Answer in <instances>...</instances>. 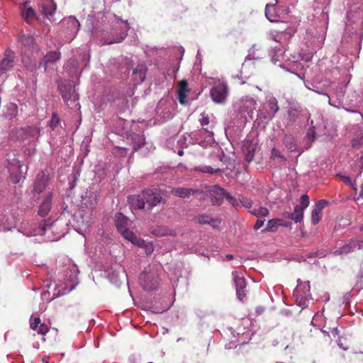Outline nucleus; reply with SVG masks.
<instances>
[{"label": "nucleus", "instance_id": "c756f323", "mask_svg": "<svg viewBox=\"0 0 363 363\" xmlns=\"http://www.w3.org/2000/svg\"><path fill=\"white\" fill-rule=\"evenodd\" d=\"M128 201L133 208L143 209L145 208V202L143 194L141 195L129 196Z\"/></svg>", "mask_w": 363, "mask_h": 363}, {"label": "nucleus", "instance_id": "a19ab883", "mask_svg": "<svg viewBox=\"0 0 363 363\" xmlns=\"http://www.w3.org/2000/svg\"><path fill=\"white\" fill-rule=\"evenodd\" d=\"M303 211L304 210L302 209V208L297 206H295L294 211V213H292V214L294 216V221L296 223L301 222L303 220Z\"/></svg>", "mask_w": 363, "mask_h": 363}, {"label": "nucleus", "instance_id": "13d9d810", "mask_svg": "<svg viewBox=\"0 0 363 363\" xmlns=\"http://www.w3.org/2000/svg\"><path fill=\"white\" fill-rule=\"evenodd\" d=\"M306 137L308 138V139L311 141H313L316 137V133H315V128L314 127L313 128H310L307 132V135Z\"/></svg>", "mask_w": 363, "mask_h": 363}, {"label": "nucleus", "instance_id": "5fc2aeb1", "mask_svg": "<svg viewBox=\"0 0 363 363\" xmlns=\"http://www.w3.org/2000/svg\"><path fill=\"white\" fill-rule=\"evenodd\" d=\"M275 2L274 4H268L266 5V7H265V15H266V17L270 21H274V19L271 18L269 17V9L270 8H272L274 7L276 4H277L280 0H274Z\"/></svg>", "mask_w": 363, "mask_h": 363}, {"label": "nucleus", "instance_id": "6ab92c4d", "mask_svg": "<svg viewBox=\"0 0 363 363\" xmlns=\"http://www.w3.org/2000/svg\"><path fill=\"white\" fill-rule=\"evenodd\" d=\"M63 24L70 35V40H73L79 29V23L75 17L69 16L63 21Z\"/></svg>", "mask_w": 363, "mask_h": 363}, {"label": "nucleus", "instance_id": "bf43d9fd", "mask_svg": "<svg viewBox=\"0 0 363 363\" xmlns=\"http://www.w3.org/2000/svg\"><path fill=\"white\" fill-rule=\"evenodd\" d=\"M317 256H320V257H323L325 256V254L324 252L319 253L318 251L313 252L308 254L306 255V258L311 259V258L315 257Z\"/></svg>", "mask_w": 363, "mask_h": 363}, {"label": "nucleus", "instance_id": "b1692460", "mask_svg": "<svg viewBox=\"0 0 363 363\" xmlns=\"http://www.w3.org/2000/svg\"><path fill=\"white\" fill-rule=\"evenodd\" d=\"M361 247L360 242L357 240L352 239L347 243L345 244L336 251L340 255H347L352 252H354L356 249Z\"/></svg>", "mask_w": 363, "mask_h": 363}, {"label": "nucleus", "instance_id": "49530a36", "mask_svg": "<svg viewBox=\"0 0 363 363\" xmlns=\"http://www.w3.org/2000/svg\"><path fill=\"white\" fill-rule=\"evenodd\" d=\"M240 207L244 206L247 208H250L252 206V202L251 200L248 199L244 196L239 197Z\"/></svg>", "mask_w": 363, "mask_h": 363}, {"label": "nucleus", "instance_id": "473e14b6", "mask_svg": "<svg viewBox=\"0 0 363 363\" xmlns=\"http://www.w3.org/2000/svg\"><path fill=\"white\" fill-rule=\"evenodd\" d=\"M196 220L199 224H210L213 228H216L220 223V220L213 219L211 216L202 214L196 217Z\"/></svg>", "mask_w": 363, "mask_h": 363}, {"label": "nucleus", "instance_id": "a211bd4d", "mask_svg": "<svg viewBox=\"0 0 363 363\" xmlns=\"http://www.w3.org/2000/svg\"><path fill=\"white\" fill-rule=\"evenodd\" d=\"M142 194L144 197L145 202L150 206V208L156 206L162 201L161 196L155 193L152 189H144Z\"/></svg>", "mask_w": 363, "mask_h": 363}, {"label": "nucleus", "instance_id": "338daca9", "mask_svg": "<svg viewBox=\"0 0 363 363\" xmlns=\"http://www.w3.org/2000/svg\"><path fill=\"white\" fill-rule=\"evenodd\" d=\"M283 216L286 218H289V219H291L293 220H294V216L292 214V213H290V212H284L283 213Z\"/></svg>", "mask_w": 363, "mask_h": 363}, {"label": "nucleus", "instance_id": "ea45409f", "mask_svg": "<svg viewBox=\"0 0 363 363\" xmlns=\"http://www.w3.org/2000/svg\"><path fill=\"white\" fill-rule=\"evenodd\" d=\"M22 16L25 18V20L28 22L30 19L33 18L35 16V11L30 7L24 6L23 10L22 11Z\"/></svg>", "mask_w": 363, "mask_h": 363}, {"label": "nucleus", "instance_id": "bb28decb", "mask_svg": "<svg viewBox=\"0 0 363 363\" xmlns=\"http://www.w3.org/2000/svg\"><path fill=\"white\" fill-rule=\"evenodd\" d=\"M146 72V65L145 64H138L133 71V77L135 83H142L145 79Z\"/></svg>", "mask_w": 363, "mask_h": 363}, {"label": "nucleus", "instance_id": "3c124183", "mask_svg": "<svg viewBox=\"0 0 363 363\" xmlns=\"http://www.w3.org/2000/svg\"><path fill=\"white\" fill-rule=\"evenodd\" d=\"M41 324L40 319L38 317H35L33 318V317L30 319V327L33 330H37L38 326Z\"/></svg>", "mask_w": 363, "mask_h": 363}, {"label": "nucleus", "instance_id": "7c9ffc66", "mask_svg": "<svg viewBox=\"0 0 363 363\" xmlns=\"http://www.w3.org/2000/svg\"><path fill=\"white\" fill-rule=\"evenodd\" d=\"M164 103L162 100H160L157 106L156 112L157 113L162 116L164 121L169 120L172 118L174 116L171 108L166 106L164 108H162Z\"/></svg>", "mask_w": 363, "mask_h": 363}, {"label": "nucleus", "instance_id": "6e6d98bb", "mask_svg": "<svg viewBox=\"0 0 363 363\" xmlns=\"http://www.w3.org/2000/svg\"><path fill=\"white\" fill-rule=\"evenodd\" d=\"M38 334H40V335H45L48 331H49V328L48 326L45 324V323H41L37 330Z\"/></svg>", "mask_w": 363, "mask_h": 363}, {"label": "nucleus", "instance_id": "79ce46f5", "mask_svg": "<svg viewBox=\"0 0 363 363\" xmlns=\"http://www.w3.org/2000/svg\"><path fill=\"white\" fill-rule=\"evenodd\" d=\"M283 54V51L281 48H275L274 50H272L270 52V55L272 57V60L274 62H276L277 61H279V57H281Z\"/></svg>", "mask_w": 363, "mask_h": 363}, {"label": "nucleus", "instance_id": "58836bf2", "mask_svg": "<svg viewBox=\"0 0 363 363\" xmlns=\"http://www.w3.org/2000/svg\"><path fill=\"white\" fill-rule=\"evenodd\" d=\"M285 31L274 30L270 33V38L275 42L281 43L285 37Z\"/></svg>", "mask_w": 363, "mask_h": 363}, {"label": "nucleus", "instance_id": "e2e57ef3", "mask_svg": "<svg viewBox=\"0 0 363 363\" xmlns=\"http://www.w3.org/2000/svg\"><path fill=\"white\" fill-rule=\"evenodd\" d=\"M264 220H262L260 218H259L257 222L255 223V225H254V228L255 230H258L261 227L263 226L264 225Z\"/></svg>", "mask_w": 363, "mask_h": 363}, {"label": "nucleus", "instance_id": "4d7b16f0", "mask_svg": "<svg viewBox=\"0 0 363 363\" xmlns=\"http://www.w3.org/2000/svg\"><path fill=\"white\" fill-rule=\"evenodd\" d=\"M328 204V201L327 200H319L318 201L316 202L315 208H317L318 211H322Z\"/></svg>", "mask_w": 363, "mask_h": 363}, {"label": "nucleus", "instance_id": "423d86ee", "mask_svg": "<svg viewBox=\"0 0 363 363\" xmlns=\"http://www.w3.org/2000/svg\"><path fill=\"white\" fill-rule=\"evenodd\" d=\"M39 135L40 129L32 125L12 129L9 133V138L12 140H35Z\"/></svg>", "mask_w": 363, "mask_h": 363}, {"label": "nucleus", "instance_id": "2f4dec72", "mask_svg": "<svg viewBox=\"0 0 363 363\" xmlns=\"http://www.w3.org/2000/svg\"><path fill=\"white\" fill-rule=\"evenodd\" d=\"M284 146L291 152L297 150V141L296 138L291 134H285L282 139Z\"/></svg>", "mask_w": 363, "mask_h": 363}, {"label": "nucleus", "instance_id": "72a5a7b5", "mask_svg": "<svg viewBox=\"0 0 363 363\" xmlns=\"http://www.w3.org/2000/svg\"><path fill=\"white\" fill-rule=\"evenodd\" d=\"M130 242L141 248H144L147 255H150L154 250L152 244L146 242L144 240L137 236H135V240L133 239Z\"/></svg>", "mask_w": 363, "mask_h": 363}, {"label": "nucleus", "instance_id": "2eb2a0df", "mask_svg": "<svg viewBox=\"0 0 363 363\" xmlns=\"http://www.w3.org/2000/svg\"><path fill=\"white\" fill-rule=\"evenodd\" d=\"M55 225V223L52 222L50 220H45L39 223L38 228L35 230L33 233L30 231H23L21 229H18V232L27 237H31L36 235H45L47 230H49Z\"/></svg>", "mask_w": 363, "mask_h": 363}, {"label": "nucleus", "instance_id": "c85d7f7f", "mask_svg": "<svg viewBox=\"0 0 363 363\" xmlns=\"http://www.w3.org/2000/svg\"><path fill=\"white\" fill-rule=\"evenodd\" d=\"M256 150V144L252 141L247 140L242 146V151L245 155V160L251 162L254 159L255 152Z\"/></svg>", "mask_w": 363, "mask_h": 363}, {"label": "nucleus", "instance_id": "603ef678", "mask_svg": "<svg viewBox=\"0 0 363 363\" xmlns=\"http://www.w3.org/2000/svg\"><path fill=\"white\" fill-rule=\"evenodd\" d=\"M60 123V118L57 113H53L50 121V126L54 130Z\"/></svg>", "mask_w": 363, "mask_h": 363}, {"label": "nucleus", "instance_id": "864d4df0", "mask_svg": "<svg viewBox=\"0 0 363 363\" xmlns=\"http://www.w3.org/2000/svg\"><path fill=\"white\" fill-rule=\"evenodd\" d=\"M271 155L273 158L278 157L280 158L281 161H286V157L281 155V152L277 148H273L272 150Z\"/></svg>", "mask_w": 363, "mask_h": 363}, {"label": "nucleus", "instance_id": "f3484780", "mask_svg": "<svg viewBox=\"0 0 363 363\" xmlns=\"http://www.w3.org/2000/svg\"><path fill=\"white\" fill-rule=\"evenodd\" d=\"M14 58V52L11 50L7 49L5 52L4 57L0 61V72H6L11 70L13 67Z\"/></svg>", "mask_w": 363, "mask_h": 363}, {"label": "nucleus", "instance_id": "aec40b11", "mask_svg": "<svg viewBox=\"0 0 363 363\" xmlns=\"http://www.w3.org/2000/svg\"><path fill=\"white\" fill-rule=\"evenodd\" d=\"M57 5L52 0H47L40 5V12L50 21H54L53 15L56 11Z\"/></svg>", "mask_w": 363, "mask_h": 363}, {"label": "nucleus", "instance_id": "f03ea898", "mask_svg": "<svg viewBox=\"0 0 363 363\" xmlns=\"http://www.w3.org/2000/svg\"><path fill=\"white\" fill-rule=\"evenodd\" d=\"M4 165L9 173V179L13 184H18L21 181L25 179L28 168H26L25 172L23 171L22 165L15 151H11L6 155Z\"/></svg>", "mask_w": 363, "mask_h": 363}, {"label": "nucleus", "instance_id": "774afa93", "mask_svg": "<svg viewBox=\"0 0 363 363\" xmlns=\"http://www.w3.org/2000/svg\"><path fill=\"white\" fill-rule=\"evenodd\" d=\"M359 163H360V168L362 170H363V155L361 156L359 159Z\"/></svg>", "mask_w": 363, "mask_h": 363}, {"label": "nucleus", "instance_id": "4be33fe9", "mask_svg": "<svg viewBox=\"0 0 363 363\" xmlns=\"http://www.w3.org/2000/svg\"><path fill=\"white\" fill-rule=\"evenodd\" d=\"M61 57V53L59 50H53L48 52L44 57L41 60L40 65L44 67L46 70L50 63H54L59 60Z\"/></svg>", "mask_w": 363, "mask_h": 363}, {"label": "nucleus", "instance_id": "412c9836", "mask_svg": "<svg viewBox=\"0 0 363 363\" xmlns=\"http://www.w3.org/2000/svg\"><path fill=\"white\" fill-rule=\"evenodd\" d=\"M150 232L151 234L157 236V237H163V236H176L177 233L174 229H170L166 225H158L155 227H151L150 228Z\"/></svg>", "mask_w": 363, "mask_h": 363}, {"label": "nucleus", "instance_id": "5701e85b", "mask_svg": "<svg viewBox=\"0 0 363 363\" xmlns=\"http://www.w3.org/2000/svg\"><path fill=\"white\" fill-rule=\"evenodd\" d=\"M18 42L25 48L32 51L38 52L34 38L30 35L22 34L18 37Z\"/></svg>", "mask_w": 363, "mask_h": 363}, {"label": "nucleus", "instance_id": "4c0bfd02", "mask_svg": "<svg viewBox=\"0 0 363 363\" xmlns=\"http://www.w3.org/2000/svg\"><path fill=\"white\" fill-rule=\"evenodd\" d=\"M108 278L116 285H120L122 282L120 277V272L116 269L108 273Z\"/></svg>", "mask_w": 363, "mask_h": 363}, {"label": "nucleus", "instance_id": "dca6fc26", "mask_svg": "<svg viewBox=\"0 0 363 363\" xmlns=\"http://www.w3.org/2000/svg\"><path fill=\"white\" fill-rule=\"evenodd\" d=\"M298 286L294 291V295L296 296V299L307 300L311 298L310 293V282H301L300 279L298 280Z\"/></svg>", "mask_w": 363, "mask_h": 363}, {"label": "nucleus", "instance_id": "a878e982", "mask_svg": "<svg viewBox=\"0 0 363 363\" xmlns=\"http://www.w3.org/2000/svg\"><path fill=\"white\" fill-rule=\"evenodd\" d=\"M52 194L51 192H48L46 195L45 198L43 199L41 203L39 210L38 215L45 217L46 216L51 209L52 206Z\"/></svg>", "mask_w": 363, "mask_h": 363}, {"label": "nucleus", "instance_id": "c9c22d12", "mask_svg": "<svg viewBox=\"0 0 363 363\" xmlns=\"http://www.w3.org/2000/svg\"><path fill=\"white\" fill-rule=\"evenodd\" d=\"M347 18L349 21H351L352 23H356L358 21H360V23L363 26V9L350 11L347 13Z\"/></svg>", "mask_w": 363, "mask_h": 363}, {"label": "nucleus", "instance_id": "37998d69", "mask_svg": "<svg viewBox=\"0 0 363 363\" xmlns=\"http://www.w3.org/2000/svg\"><path fill=\"white\" fill-rule=\"evenodd\" d=\"M23 62L24 63L26 68L28 70L33 72L36 69L37 65H36V63L35 61H33L29 59L26 60V58L23 57Z\"/></svg>", "mask_w": 363, "mask_h": 363}, {"label": "nucleus", "instance_id": "a18cd8bd", "mask_svg": "<svg viewBox=\"0 0 363 363\" xmlns=\"http://www.w3.org/2000/svg\"><path fill=\"white\" fill-rule=\"evenodd\" d=\"M321 211H318L317 208H314L311 213V221L313 224H317L320 218V215L321 214Z\"/></svg>", "mask_w": 363, "mask_h": 363}, {"label": "nucleus", "instance_id": "9d476101", "mask_svg": "<svg viewBox=\"0 0 363 363\" xmlns=\"http://www.w3.org/2000/svg\"><path fill=\"white\" fill-rule=\"evenodd\" d=\"M233 282L236 289V296L239 301L245 302L247 297L246 280L237 272H233Z\"/></svg>", "mask_w": 363, "mask_h": 363}, {"label": "nucleus", "instance_id": "393cba45", "mask_svg": "<svg viewBox=\"0 0 363 363\" xmlns=\"http://www.w3.org/2000/svg\"><path fill=\"white\" fill-rule=\"evenodd\" d=\"M291 222L284 221L281 218H274L268 221L267 228L264 230H262V232H274L277 230L279 226L291 227Z\"/></svg>", "mask_w": 363, "mask_h": 363}, {"label": "nucleus", "instance_id": "f704fd0d", "mask_svg": "<svg viewBox=\"0 0 363 363\" xmlns=\"http://www.w3.org/2000/svg\"><path fill=\"white\" fill-rule=\"evenodd\" d=\"M14 226L11 218L7 216H2L0 217V231L8 232L10 231Z\"/></svg>", "mask_w": 363, "mask_h": 363}, {"label": "nucleus", "instance_id": "9b49d317", "mask_svg": "<svg viewBox=\"0 0 363 363\" xmlns=\"http://www.w3.org/2000/svg\"><path fill=\"white\" fill-rule=\"evenodd\" d=\"M228 95V86L225 83H219L211 89V96L215 103H225Z\"/></svg>", "mask_w": 363, "mask_h": 363}, {"label": "nucleus", "instance_id": "c03bdc74", "mask_svg": "<svg viewBox=\"0 0 363 363\" xmlns=\"http://www.w3.org/2000/svg\"><path fill=\"white\" fill-rule=\"evenodd\" d=\"M363 139V130H359V135L352 140V147H359L362 145Z\"/></svg>", "mask_w": 363, "mask_h": 363}, {"label": "nucleus", "instance_id": "7ed1b4c3", "mask_svg": "<svg viewBox=\"0 0 363 363\" xmlns=\"http://www.w3.org/2000/svg\"><path fill=\"white\" fill-rule=\"evenodd\" d=\"M98 203V194L95 191H87L83 197L82 208L79 211V217L82 225L89 226L91 223L93 211Z\"/></svg>", "mask_w": 363, "mask_h": 363}, {"label": "nucleus", "instance_id": "cd10ccee", "mask_svg": "<svg viewBox=\"0 0 363 363\" xmlns=\"http://www.w3.org/2000/svg\"><path fill=\"white\" fill-rule=\"evenodd\" d=\"M189 91L186 80H182L178 85V99L181 104H187V93Z\"/></svg>", "mask_w": 363, "mask_h": 363}, {"label": "nucleus", "instance_id": "e433bc0d", "mask_svg": "<svg viewBox=\"0 0 363 363\" xmlns=\"http://www.w3.org/2000/svg\"><path fill=\"white\" fill-rule=\"evenodd\" d=\"M250 213L258 218L266 217L269 214V210L264 207H259L257 208H254L252 211H250Z\"/></svg>", "mask_w": 363, "mask_h": 363}, {"label": "nucleus", "instance_id": "f8f14e48", "mask_svg": "<svg viewBox=\"0 0 363 363\" xmlns=\"http://www.w3.org/2000/svg\"><path fill=\"white\" fill-rule=\"evenodd\" d=\"M208 192V197H210L212 205L220 206L223 203V199L225 198L228 191L218 185H214L211 187Z\"/></svg>", "mask_w": 363, "mask_h": 363}, {"label": "nucleus", "instance_id": "1a4fd4ad", "mask_svg": "<svg viewBox=\"0 0 363 363\" xmlns=\"http://www.w3.org/2000/svg\"><path fill=\"white\" fill-rule=\"evenodd\" d=\"M58 89L62 96L63 100L69 105V101L75 102L78 100V94L75 92L74 85L68 82L63 81L59 83Z\"/></svg>", "mask_w": 363, "mask_h": 363}, {"label": "nucleus", "instance_id": "0eeeda50", "mask_svg": "<svg viewBox=\"0 0 363 363\" xmlns=\"http://www.w3.org/2000/svg\"><path fill=\"white\" fill-rule=\"evenodd\" d=\"M115 223L118 231L125 240L130 242L133 239L135 240L136 235L128 228L130 221L126 216L121 213H116L115 216Z\"/></svg>", "mask_w": 363, "mask_h": 363}, {"label": "nucleus", "instance_id": "8fccbe9b", "mask_svg": "<svg viewBox=\"0 0 363 363\" xmlns=\"http://www.w3.org/2000/svg\"><path fill=\"white\" fill-rule=\"evenodd\" d=\"M225 199L234 208H238L240 207L239 200H237L235 197L232 196L228 192H227Z\"/></svg>", "mask_w": 363, "mask_h": 363}, {"label": "nucleus", "instance_id": "09e8293b", "mask_svg": "<svg viewBox=\"0 0 363 363\" xmlns=\"http://www.w3.org/2000/svg\"><path fill=\"white\" fill-rule=\"evenodd\" d=\"M199 170L203 173L214 174L221 172L220 169H213L211 166H203L199 168Z\"/></svg>", "mask_w": 363, "mask_h": 363}, {"label": "nucleus", "instance_id": "680f3d73", "mask_svg": "<svg viewBox=\"0 0 363 363\" xmlns=\"http://www.w3.org/2000/svg\"><path fill=\"white\" fill-rule=\"evenodd\" d=\"M338 176L340 177V179L343 182H345V183H346V184H349L350 186L352 185V180H351L350 177H349L347 176H345V175H340V174H338Z\"/></svg>", "mask_w": 363, "mask_h": 363}, {"label": "nucleus", "instance_id": "4468645a", "mask_svg": "<svg viewBox=\"0 0 363 363\" xmlns=\"http://www.w3.org/2000/svg\"><path fill=\"white\" fill-rule=\"evenodd\" d=\"M263 108L265 109L266 113L264 114L260 113V116L264 118H272L279 109L277 99L272 96L267 97Z\"/></svg>", "mask_w": 363, "mask_h": 363}, {"label": "nucleus", "instance_id": "69168bd1", "mask_svg": "<svg viewBox=\"0 0 363 363\" xmlns=\"http://www.w3.org/2000/svg\"><path fill=\"white\" fill-rule=\"evenodd\" d=\"M201 125H206L209 123V118L208 116H205L200 121Z\"/></svg>", "mask_w": 363, "mask_h": 363}, {"label": "nucleus", "instance_id": "6e6552de", "mask_svg": "<svg viewBox=\"0 0 363 363\" xmlns=\"http://www.w3.org/2000/svg\"><path fill=\"white\" fill-rule=\"evenodd\" d=\"M238 111L245 121L252 119L253 112L256 108V101L251 97L242 98L238 104Z\"/></svg>", "mask_w": 363, "mask_h": 363}, {"label": "nucleus", "instance_id": "0e129e2a", "mask_svg": "<svg viewBox=\"0 0 363 363\" xmlns=\"http://www.w3.org/2000/svg\"><path fill=\"white\" fill-rule=\"evenodd\" d=\"M72 290V289H69V290H67L66 289H64L63 291L62 292H60V291L59 290L57 293H54L53 294V298H55V297H58V296H62L67 293H68L69 291H70Z\"/></svg>", "mask_w": 363, "mask_h": 363}, {"label": "nucleus", "instance_id": "39448f33", "mask_svg": "<svg viewBox=\"0 0 363 363\" xmlns=\"http://www.w3.org/2000/svg\"><path fill=\"white\" fill-rule=\"evenodd\" d=\"M170 193L183 199H189L191 196L195 197L199 202H203L208 197V192L203 189H194L188 187H174Z\"/></svg>", "mask_w": 363, "mask_h": 363}, {"label": "nucleus", "instance_id": "de8ad7c7", "mask_svg": "<svg viewBox=\"0 0 363 363\" xmlns=\"http://www.w3.org/2000/svg\"><path fill=\"white\" fill-rule=\"evenodd\" d=\"M309 205V197L306 194H303L300 198V205H297V206H299L302 208V209L306 208Z\"/></svg>", "mask_w": 363, "mask_h": 363}, {"label": "nucleus", "instance_id": "f257e3e1", "mask_svg": "<svg viewBox=\"0 0 363 363\" xmlns=\"http://www.w3.org/2000/svg\"><path fill=\"white\" fill-rule=\"evenodd\" d=\"M111 24L105 28L94 26L92 35L101 38L102 45H111L122 42L127 36L129 25L127 21H122L116 15L111 18Z\"/></svg>", "mask_w": 363, "mask_h": 363}, {"label": "nucleus", "instance_id": "052dcab7", "mask_svg": "<svg viewBox=\"0 0 363 363\" xmlns=\"http://www.w3.org/2000/svg\"><path fill=\"white\" fill-rule=\"evenodd\" d=\"M135 139H137V140H138L140 144V145H138V146H134V147H133V150H134V151L138 150L140 147V146H141L142 145H144V143H144L145 139L143 138V136H140V135H138L136 136Z\"/></svg>", "mask_w": 363, "mask_h": 363}, {"label": "nucleus", "instance_id": "ddd939ff", "mask_svg": "<svg viewBox=\"0 0 363 363\" xmlns=\"http://www.w3.org/2000/svg\"><path fill=\"white\" fill-rule=\"evenodd\" d=\"M50 182V178L49 175L46 174L43 171L38 172L33 182V193L34 194H39L43 192L46 187L49 185Z\"/></svg>", "mask_w": 363, "mask_h": 363}, {"label": "nucleus", "instance_id": "20e7f679", "mask_svg": "<svg viewBox=\"0 0 363 363\" xmlns=\"http://www.w3.org/2000/svg\"><path fill=\"white\" fill-rule=\"evenodd\" d=\"M139 283L146 291L156 290L160 284L157 269L151 267L145 269L140 275Z\"/></svg>", "mask_w": 363, "mask_h": 363}]
</instances>
